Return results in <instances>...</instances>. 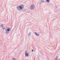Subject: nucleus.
Returning a JSON list of instances; mask_svg holds the SVG:
<instances>
[{
    "instance_id": "nucleus-1",
    "label": "nucleus",
    "mask_w": 60,
    "mask_h": 60,
    "mask_svg": "<svg viewBox=\"0 0 60 60\" xmlns=\"http://www.w3.org/2000/svg\"><path fill=\"white\" fill-rule=\"evenodd\" d=\"M24 7V6L22 4L20 6H18L17 7V8L18 11H21L23 9Z\"/></svg>"
},
{
    "instance_id": "nucleus-2",
    "label": "nucleus",
    "mask_w": 60,
    "mask_h": 60,
    "mask_svg": "<svg viewBox=\"0 0 60 60\" xmlns=\"http://www.w3.org/2000/svg\"><path fill=\"white\" fill-rule=\"evenodd\" d=\"M11 29V28L9 27L5 29V33H8L9 34V32L10 31V29Z\"/></svg>"
},
{
    "instance_id": "nucleus-3",
    "label": "nucleus",
    "mask_w": 60,
    "mask_h": 60,
    "mask_svg": "<svg viewBox=\"0 0 60 60\" xmlns=\"http://www.w3.org/2000/svg\"><path fill=\"white\" fill-rule=\"evenodd\" d=\"M35 7V6L33 4H31L30 6V10H33L34 8Z\"/></svg>"
},
{
    "instance_id": "nucleus-4",
    "label": "nucleus",
    "mask_w": 60,
    "mask_h": 60,
    "mask_svg": "<svg viewBox=\"0 0 60 60\" xmlns=\"http://www.w3.org/2000/svg\"><path fill=\"white\" fill-rule=\"evenodd\" d=\"M27 52H25V56H29V55L28 54V53H27Z\"/></svg>"
},
{
    "instance_id": "nucleus-5",
    "label": "nucleus",
    "mask_w": 60,
    "mask_h": 60,
    "mask_svg": "<svg viewBox=\"0 0 60 60\" xmlns=\"http://www.w3.org/2000/svg\"><path fill=\"white\" fill-rule=\"evenodd\" d=\"M34 33L35 34L36 36H39V34H37V33H36V32H34Z\"/></svg>"
},
{
    "instance_id": "nucleus-6",
    "label": "nucleus",
    "mask_w": 60,
    "mask_h": 60,
    "mask_svg": "<svg viewBox=\"0 0 60 60\" xmlns=\"http://www.w3.org/2000/svg\"><path fill=\"white\" fill-rule=\"evenodd\" d=\"M45 2H48V3H49L50 1H49V0H46Z\"/></svg>"
},
{
    "instance_id": "nucleus-7",
    "label": "nucleus",
    "mask_w": 60,
    "mask_h": 60,
    "mask_svg": "<svg viewBox=\"0 0 60 60\" xmlns=\"http://www.w3.org/2000/svg\"><path fill=\"white\" fill-rule=\"evenodd\" d=\"M31 32H30L29 33L28 36H30V35H31Z\"/></svg>"
},
{
    "instance_id": "nucleus-8",
    "label": "nucleus",
    "mask_w": 60,
    "mask_h": 60,
    "mask_svg": "<svg viewBox=\"0 0 60 60\" xmlns=\"http://www.w3.org/2000/svg\"><path fill=\"white\" fill-rule=\"evenodd\" d=\"M56 60H57V59H58V57L57 56L56 57Z\"/></svg>"
},
{
    "instance_id": "nucleus-9",
    "label": "nucleus",
    "mask_w": 60,
    "mask_h": 60,
    "mask_svg": "<svg viewBox=\"0 0 60 60\" xmlns=\"http://www.w3.org/2000/svg\"><path fill=\"white\" fill-rule=\"evenodd\" d=\"M0 27H3V26H4V25L3 24H2L0 26Z\"/></svg>"
},
{
    "instance_id": "nucleus-10",
    "label": "nucleus",
    "mask_w": 60,
    "mask_h": 60,
    "mask_svg": "<svg viewBox=\"0 0 60 60\" xmlns=\"http://www.w3.org/2000/svg\"><path fill=\"white\" fill-rule=\"evenodd\" d=\"M12 60H17V59H15V58H12Z\"/></svg>"
},
{
    "instance_id": "nucleus-11",
    "label": "nucleus",
    "mask_w": 60,
    "mask_h": 60,
    "mask_svg": "<svg viewBox=\"0 0 60 60\" xmlns=\"http://www.w3.org/2000/svg\"><path fill=\"white\" fill-rule=\"evenodd\" d=\"M41 1L42 2H44V0H41Z\"/></svg>"
},
{
    "instance_id": "nucleus-12",
    "label": "nucleus",
    "mask_w": 60,
    "mask_h": 60,
    "mask_svg": "<svg viewBox=\"0 0 60 60\" xmlns=\"http://www.w3.org/2000/svg\"><path fill=\"white\" fill-rule=\"evenodd\" d=\"M5 27H3V30H4L5 29Z\"/></svg>"
},
{
    "instance_id": "nucleus-13",
    "label": "nucleus",
    "mask_w": 60,
    "mask_h": 60,
    "mask_svg": "<svg viewBox=\"0 0 60 60\" xmlns=\"http://www.w3.org/2000/svg\"><path fill=\"white\" fill-rule=\"evenodd\" d=\"M32 52H33L34 51V50H32Z\"/></svg>"
},
{
    "instance_id": "nucleus-14",
    "label": "nucleus",
    "mask_w": 60,
    "mask_h": 60,
    "mask_svg": "<svg viewBox=\"0 0 60 60\" xmlns=\"http://www.w3.org/2000/svg\"><path fill=\"white\" fill-rule=\"evenodd\" d=\"M40 3H41V2H40Z\"/></svg>"
}]
</instances>
